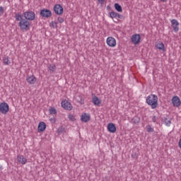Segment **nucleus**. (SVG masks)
<instances>
[{
	"instance_id": "1",
	"label": "nucleus",
	"mask_w": 181,
	"mask_h": 181,
	"mask_svg": "<svg viewBox=\"0 0 181 181\" xmlns=\"http://www.w3.org/2000/svg\"><path fill=\"white\" fill-rule=\"evenodd\" d=\"M14 18L17 22H19L18 26L21 30H29L30 29V23L28 20L23 18V15L20 13L15 14Z\"/></svg>"
},
{
	"instance_id": "2",
	"label": "nucleus",
	"mask_w": 181,
	"mask_h": 181,
	"mask_svg": "<svg viewBox=\"0 0 181 181\" xmlns=\"http://www.w3.org/2000/svg\"><path fill=\"white\" fill-rule=\"evenodd\" d=\"M146 103L151 105L152 110H155L158 107V96L153 94L148 95L146 98Z\"/></svg>"
},
{
	"instance_id": "3",
	"label": "nucleus",
	"mask_w": 181,
	"mask_h": 181,
	"mask_svg": "<svg viewBox=\"0 0 181 181\" xmlns=\"http://www.w3.org/2000/svg\"><path fill=\"white\" fill-rule=\"evenodd\" d=\"M23 16L27 21H35L36 18V14H35V12L30 11L24 12Z\"/></svg>"
},
{
	"instance_id": "4",
	"label": "nucleus",
	"mask_w": 181,
	"mask_h": 181,
	"mask_svg": "<svg viewBox=\"0 0 181 181\" xmlns=\"http://www.w3.org/2000/svg\"><path fill=\"white\" fill-rule=\"evenodd\" d=\"M9 112V105L6 103H0V112L1 114H8Z\"/></svg>"
},
{
	"instance_id": "5",
	"label": "nucleus",
	"mask_w": 181,
	"mask_h": 181,
	"mask_svg": "<svg viewBox=\"0 0 181 181\" xmlns=\"http://www.w3.org/2000/svg\"><path fill=\"white\" fill-rule=\"evenodd\" d=\"M106 43L110 47H115L117 46V40L112 37H108Z\"/></svg>"
},
{
	"instance_id": "6",
	"label": "nucleus",
	"mask_w": 181,
	"mask_h": 181,
	"mask_svg": "<svg viewBox=\"0 0 181 181\" xmlns=\"http://www.w3.org/2000/svg\"><path fill=\"white\" fill-rule=\"evenodd\" d=\"M172 104L173 107H180L181 101L179 96H173L171 99Z\"/></svg>"
},
{
	"instance_id": "7",
	"label": "nucleus",
	"mask_w": 181,
	"mask_h": 181,
	"mask_svg": "<svg viewBox=\"0 0 181 181\" xmlns=\"http://www.w3.org/2000/svg\"><path fill=\"white\" fill-rule=\"evenodd\" d=\"M110 18H111L112 19L117 18V19H122V20L125 19V17H124L123 15H121L115 11H111L110 13Z\"/></svg>"
},
{
	"instance_id": "8",
	"label": "nucleus",
	"mask_w": 181,
	"mask_h": 181,
	"mask_svg": "<svg viewBox=\"0 0 181 181\" xmlns=\"http://www.w3.org/2000/svg\"><path fill=\"white\" fill-rule=\"evenodd\" d=\"M62 107L64 108V110H68V111H71L73 110V105L67 100H64L62 102Z\"/></svg>"
},
{
	"instance_id": "9",
	"label": "nucleus",
	"mask_w": 181,
	"mask_h": 181,
	"mask_svg": "<svg viewBox=\"0 0 181 181\" xmlns=\"http://www.w3.org/2000/svg\"><path fill=\"white\" fill-rule=\"evenodd\" d=\"M171 26L173 28L174 32H179V21L176 19L171 20Z\"/></svg>"
},
{
	"instance_id": "10",
	"label": "nucleus",
	"mask_w": 181,
	"mask_h": 181,
	"mask_svg": "<svg viewBox=\"0 0 181 181\" xmlns=\"http://www.w3.org/2000/svg\"><path fill=\"white\" fill-rule=\"evenodd\" d=\"M54 11L55 12V13H57V15H62L63 14V6H62V5L60 4H56L54 6Z\"/></svg>"
},
{
	"instance_id": "11",
	"label": "nucleus",
	"mask_w": 181,
	"mask_h": 181,
	"mask_svg": "<svg viewBox=\"0 0 181 181\" xmlns=\"http://www.w3.org/2000/svg\"><path fill=\"white\" fill-rule=\"evenodd\" d=\"M40 15L42 18H50L52 16V11L47 9H42L40 11Z\"/></svg>"
},
{
	"instance_id": "12",
	"label": "nucleus",
	"mask_w": 181,
	"mask_h": 181,
	"mask_svg": "<svg viewBox=\"0 0 181 181\" xmlns=\"http://www.w3.org/2000/svg\"><path fill=\"white\" fill-rule=\"evenodd\" d=\"M132 42L134 45H138L141 42V35L139 34H134L132 36Z\"/></svg>"
},
{
	"instance_id": "13",
	"label": "nucleus",
	"mask_w": 181,
	"mask_h": 181,
	"mask_svg": "<svg viewBox=\"0 0 181 181\" xmlns=\"http://www.w3.org/2000/svg\"><path fill=\"white\" fill-rule=\"evenodd\" d=\"M107 130L111 134H114L117 132V127H115V124H114V123H109L107 124Z\"/></svg>"
},
{
	"instance_id": "14",
	"label": "nucleus",
	"mask_w": 181,
	"mask_h": 181,
	"mask_svg": "<svg viewBox=\"0 0 181 181\" xmlns=\"http://www.w3.org/2000/svg\"><path fill=\"white\" fill-rule=\"evenodd\" d=\"M90 118L91 117L90 116V114L84 113L81 116V121H82V122H88Z\"/></svg>"
},
{
	"instance_id": "15",
	"label": "nucleus",
	"mask_w": 181,
	"mask_h": 181,
	"mask_svg": "<svg viewBox=\"0 0 181 181\" xmlns=\"http://www.w3.org/2000/svg\"><path fill=\"white\" fill-rule=\"evenodd\" d=\"M92 102L93 105H96V107H100L101 105V100L98 98L97 96H94L92 99Z\"/></svg>"
},
{
	"instance_id": "16",
	"label": "nucleus",
	"mask_w": 181,
	"mask_h": 181,
	"mask_svg": "<svg viewBox=\"0 0 181 181\" xmlns=\"http://www.w3.org/2000/svg\"><path fill=\"white\" fill-rule=\"evenodd\" d=\"M47 70L51 74H53V73H54L56 71V70H57V67L56 66V65L54 64H49L47 66Z\"/></svg>"
},
{
	"instance_id": "17",
	"label": "nucleus",
	"mask_w": 181,
	"mask_h": 181,
	"mask_svg": "<svg viewBox=\"0 0 181 181\" xmlns=\"http://www.w3.org/2000/svg\"><path fill=\"white\" fill-rule=\"evenodd\" d=\"M26 81L28 84H35V83H36V77L33 75L30 76H28L26 78Z\"/></svg>"
},
{
	"instance_id": "18",
	"label": "nucleus",
	"mask_w": 181,
	"mask_h": 181,
	"mask_svg": "<svg viewBox=\"0 0 181 181\" xmlns=\"http://www.w3.org/2000/svg\"><path fill=\"white\" fill-rule=\"evenodd\" d=\"M17 160L19 163H21V165H26V162H28V160L22 155L17 156Z\"/></svg>"
},
{
	"instance_id": "19",
	"label": "nucleus",
	"mask_w": 181,
	"mask_h": 181,
	"mask_svg": "<svg viewBox=\"0 0 181 181\" xmlns=\"http://www.w3.org/2000/svg\"><path fill=\"white\" fill-rule=\"evenodd\" d=\"M46 129V123L40 122L38 124V132H43Z\"/></svg>"
},
{
	"instance_id": "20",
	"label": "nucleus",
	"mask_w": 181,
	"mask_h": 181,
	"mask_svg": "<svg viewBox=\"0 0 181 181\" xmlns=\"http://www.w3.org/2000/svg\"><path fill=\"white\" fill-rule=\"evenodd\" d=\"M76 100L79 104H84V99H83V96L81 95H78L76 96Z\"/></svg>"
},
{
	"instance_id": "21",
	"label": "nucleus",
	"mask_w": 181,
	"mask_h": 181,
	"mask_svg": "<svg viewBox=\"0 0 181 181\" xmlns=\"http://www.w3.org/2000/svg\"><path fill=\"white\" fill-rule=\"evenodd\" d=\"M3 63L5 66H9V64H11V61H9V59L8 58V57H4Z\"/></svg>"
},
{
	"instance_id": "22",
	"label": "nucleus",
	"mask_w": 181,
	"mask_h": 181,
	"mask_svg": "<svg viewBox=\"0 0 181 181\" xmlns=\"http://www.w3.org/2000/svg\"><path fill=\"white\" fill-rule=\"evenodd\" d=\"M115 9H116L117 12H122V7L117 3L115 4Z\"/></svg>"
},
{
	"instance_id": "23",
	"label": "nucleus",
	"mask_w": 181,
	"mask_h": 181,
	"mask_svg": "<svg viewBox=\"0 0 181 181\" xmlns=\"http://www.w3.org/2000/svg\"><path fill=\"white\" fill-rule=\"evenodd\" d=\"M156 47L159 50H165V45H163V43L162 42H159L158 44H157Z\"/></svg>"
},
{
	"instance_id": "24",
	"label": "nucleus",
	"mask_w": 181,
	"mask_h": 181,
	"mask_svg": "<svg viewBox=\"0 0 181 181\" xmlns=\"http://www.w3.org/2000/svg\"><path fill=\"white\" fill-rule=\"evenodd\" d=\"M164 122L166 127H170V124H172V122L170 121V119H168V118L164 119Z\"/></svg>"
},
{
	"instance_id": "25",
	"label": "nucleus",
	"mask_w": 181,
	"mask_h": 181,
	"mask_svg": "<svg viewBox=\"0 0 181 181\" xmlns=\"http://www.w3.org/2000/svg\"><path fill=\"white\" fill-rule=\"evenodd\" d=\"M49 114L54 115V114H57V110H56V108H54V107H51L49 109Z\"/></svg>"
},
{
	"instance_id": "26",
	"label": "nucleus",
	"mask_w": 181,
	"mask_h": 181,
	"mask_svg": "<svg viewBox=\"0 0 181 181\" xmlns=\"http://www.w3.org/2000/svg\"><path fill=\"white\" fill-rule=\"evenodd\" d=\"M68 118H69V121H71L72 122H74V121H76V117H74L71 114L68 115Z\"/></svg>"
},
{
	"instance_id": "27",
	"label": "nucleus",
	"mask_w": 181,
	"mask_h": 181,
	"mask_svg": "<svg viewBox=\"0 0 181 181\" xmlns=\"http://www.w3.org/2000/svg\"><path fill=\"white\" fill-rule=\"evenodd\" d=\"M50 26L51 28H53L54 29L57 28V22H54V21H52L50 23Z\"/></svg>"
},
{
	"instance_id": "28",
	"label": "nucleus",
	"mask_w": 181,
	"mask_h": 181,
	"mask_svg": "<svg viewBox=\"0 0 181 181\" xmlns=\"http://www.w3.org/2000/svg\"><path fill=\"white\" fill-rule=\"evenodd\" d=\"M146 129L148 132H153V128L151 127V125L146 126Z\"/></svg>"
},
{
	"instance_id": "29",
	"label": "nucleus",
	"mask_w": 181,
	"mask_h": 181,
	"mask_svg": "<svg viewBox=\"0 0 181 181\" xmlns=\"http://www.w3.org/2000/svg\"><path fill=\"white\" fill-rule=\"evenodd\" d=\"M133 121V124H138V122H139V118L138 117H134L132 119Z\"/></svg>"
},
{
	"instance_id": "30",
	"label": "nucleus",
	"mask_w": 181,
	"mask_h": 181,
	"mask_svg": "<svg viewBox=\"0 0 181 181\" xmlns=\"http://www.w3.org/2000/svg\"><path fill=\"white\" fill-rule=\"evenodd\" d=\"M4 7L0 6V16H2V15H4Z\"/></svg>"
},
{
	"instance_id": "31",
	"label": "nucleus",
	"mask_w": 181,
	"mask_h": 181,
	"mask_svg": "<svg viewBox=\"0 0 181 181\" xmlns=\"http://www.w3.org/2000/svg\"><path fill=\"white\" fill-rule=\"evenodd\" d=\"M58 22L59 23H63V22H64V19L63 18H62V17H59L58 18Z\"/></svg>"
},
{
	"instance_id": "32",
	"label": "nucleus",
	"mask_w": 181,
	"mask_h": 181,
	"mask_svg": "<svg viewBox=\"0 0 181 181\" xmlns=\"http://www.w3.org/2000/svg\"><path fill=\"white\" fill-rule=\"evenodd\" d=\"M158 119V117H156V116H153V117H152V121H153V122H157Z\"/></svg>"
},
{
	"instance_id": "33",
	"label": "nucleus",
	"mask_w": 181,
	"mask_h": 181,
	"mask_svg": "<svg viewBox=\"0 0 181 181\" xmlns=\"http://www.w3.org/2000/svg\"><path fill=\"white\" fill-rule=\"evenodd\" d=\"M132 158H133L134 159H136V158H138V155L136 154V153H133L132 154Z\"/></svg>"
},
{
	"instance_id": "34",
	"label": "nucleus",
	"mask_w": 181,
	"mask_h": 181,
	"mask_svg": "<svg viewBox=\"0 0 181 181\" xmlns=\"http://www.w3.org/2000/svg\"><path fill=\"white\" fill-rule=\"evenodd\" d=\"M105 0H98V1L99 2V4H100L101 5H103L104 4V1Z\"/></svg>"
},
{
	"instance_id": "35",
	"label": "nucleus",
	"mask_w": 181,
	"mask_h": 181,
	"mask_svg": "<svg viewBox=\"0 0 181 181\" xmlns=\"http://www.w3.org/2000/svg\"><path fill=\"white\" fill-rule=\"evenodd\" d=\"M49 121H50L51 122H52V123L56 122V119H55L54 118H51V119H49Z\"/></svg>"
},
{
	"instance_id": "36",
	"label": "nucleus",
	"mask_w": 181,
	"mask_h": 181,
	"mask_svg": "<svg viewBox=\"0 0 181 181\" xmlns=\"http://www.w3.org/2000/svg\"><path fill=\"white\" fill-rule=\"evenodd\" d=\"M179 146H180V148L181 149V138H180V141H179Z\"/></svg>"
},
{
	"instance_id": "37",
	"label": "nucleus",
	"mask_w": 181,
	"mask_h": 181,
	"mask_svg": "<svg viewBox=\"0 0 181 181\" xmlns=\"http://www.w3.org/2000/svg\"><path fill=\"white\" fill-rule=\"evenodd\" d=\"M160 1H161V2H166V1L168 0H160Z\"/></svg>"
},
{
	"instance_id": "38",
	"label": "nucleus",
	"mask_w": 181,
	"mask_h": 181,
	"mask_svg": "<svg viewBox=\"0 0 181 181\" xmlns=\"http://www.w3.org/2000/svg\"><path fill=\"white\" fill-rule=\"evenodd\" d=\"M2 169V165L0 164V170Z\"/></svg>"
}]
</instances>
